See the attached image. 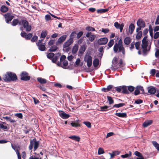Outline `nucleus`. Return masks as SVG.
<instances>
[{
    "label": "nucleus",
    "instance_id": "5",
    "mask_svg": "<svg viewBox=\"0 0 159 159\" xmlns=\"http://www.w3.org/2000/svg\"><path fill=\"white\" fill-rule=\"evenodd\" d=\"M39 145V142L37 141L35 138L33 139L30 141V144L29 146L30 150H31L34 146V151L36 150L38 148Z\"/></svg>",
    "mask_w": 159,
    "mask_h": 159
},
{
    "label": "nucleus",
    "instance_id": "7",
    "mask_svg": "<svg viewBox=\"0 0 159 159\" xmlns=\"http://www.w3.org/2000/svg\"><path fill=\"white\" fill-rule=\"evenodd\" d=\"M20 77V79L25 81L29 80L31 77L30 76H29L28 73L25 71H23L21 73Z\"/></svg>",
    "mask_w": 159,
    "mask_h": 159
},
{
    "label": "nucleus",
    "instance_id": "48",
    "mask_svg": "<svg viewBox=\"0 0 159 159\" xmlns=\"http://www.w3.org/2000/svg\"><path fill=\"white\" fill-rule=\"evenodd\" d=\"M71 125L73 127H77L80 126V124L76 122H72L70 123Z\"/></svg>",
    "mask_w": 159,
    "mask_h": 159
},
{
    "label": "nucleus",
    "instance_id": "14",
    "mask_svg": "<svg viewBox=\"0 0 159 159\" xmlns=\"http://www.w3.org/2000/svg\"><path fill=\"white\" fill-rule=\"evenodd\" d=\"M148 92L150 94H154L156 92V90L155 87L151 86L148 88Z\"/></svg>",
    "mask_w": 159,
    "mask_h": 159
},
{
    "label": "nucleus",
    "instance_id": "64",
    "mask_svg": "<svg viewBox=\"0 0 159 159\" xmlns=\"http://www.w3.org/2000/svg\"><path fill=\"white\" fill-rule=\"evenodd\" d=\"M155 24L156 25H159V15L157 16L155 22Z\"/></svg>",
    "mask_w": 159,
    "mask_h": 159
},
{
    "label": "nucleus",
    "instance_id": "47",
    "mask_svg": "<svg viewBox=\"0 0 159 159\" xmlns=\"http://www.w3.org/2000/svg\"><path fill=\"white\" fill-rule=\"evenodd\" d=\"M108 107L107 106H101L100 107V111H107V108Z\"/></svg>",
    "mask_w": 159,
    "mask_h": 159
},
{
    "label": "nucleus",
    "instance_id": "57",
    "mask_svg": "<svg viewBox=\"0 0 159 159\" xmlns=\"http://www.w3.org/2000/svg\"><path fill=\"white\" fill-rule=\"evenodd\" d=\"M137 89H135L134 92V94L135 95H137L140 93L138 88L137 87Z\"/></svg>",
    "mask_w": 159,
    "mask_h": 159
},
{
    "label": "nucleus",
    "instance_id": "15",
    "mask_svg": "<svg viewBox=\"0 0 159 159\" xmlns=\"http://www.w3.org/2000/svg\"><path fill=\"white\" fill-rule=\"evenodd\" d=\"M137 24L138 26H140L143 28H144L146 26L145 22L141 19H139L138 20Z\"/></svg>",
    "mask_w": 159,
    "mask_h": 159
},
{
    "label": "nucleus",
    "instance_id": "28",
    "mask_svg": "<svg viewBox=\"0 0 159 159\" xmlns=\"http://www.w3.org/2000/svg\"><path fill=\"white\" fill-rule=\"evenodd\" d=\"M69 138L72 140H75L77 142L80 141V138L78 136L76 135H72L69 137Z\"/></svg>",
    "mask_w": 159,
    "mask_h": 159
},
{
    "label": "nucleus",
    "instance_id": "46",
    "mask_svg": "<svg viewBox=\"0 0 159 159\" xmlns=\"http://www.w3.org/2000/svg\"><path fill=\"white\" fill-rule=\"evenodd\" d=\"M128 91L130 92H133L135 89V88L132 86H127Z\"/></svg>",
    "mask_w": 159,
    "mask_h": 159
},
{
    "label": "nucleus",
    "instance_id": "38",
    "mask_svg": "<svg viewBox=\"0 0 159 159\" xmlns=\"http://www.w3.org/2000/svg\"><path fill=\"white\" fill-rule=\"evenodd\" d=\"M152 143L157 150H159V144L155 141H152Z\"/></svg>",
    "mask_w": 159,
    "mask_h": 159
},
{
    "label": "nucleus",
    "instance_id": "39",
    "mask_svg": "<svg viewBox=\"0 0 159 159\" xmlns=\"http://www.w3.org/2000/svg\"><path fill=\"white\" fill-rule=\"evenodd\" d=\"M6 124L4 122H2V124H0V129H8L7 126V125H5L3 124Z\"/></svg>",
    "mask_w": 159,
    "mask_h": 159
},
{
    "label": "nucleus",
    "instance_id": "22",
    "mask_svg": "<svg viewBox=\"0 0 159 159\" xmlns=\"http://www.w3.org/2000/svg\"><path fill=\"white\" fill-rule=\"evenodd\" d=\"M0 11L2 13H6L8 10V8L5 5H2L0 8Z\"/></svg>",
    "mask_w": 159,
    "mask_h": 159
},
{
    "label": "nucleus",
    "instance_id": "52",
    "mask_svg": "<svg viewBox=\"0 0 159 159\" xmlns=\"http://www.w3.org/2000/svg\"><path fill=\"white\" fill-rule=\"evenodd\" d=\"M102 32L104 34H107L109 32V30L108 28H102Z\"/></svg>",
    "mask_w": 159,
    "mask_h": 159
},
{
    "label": "nucleus",
    "instance_id": "50",
    "mask_svg": "<svg viewBox=\"0 0 159 159\" xmlns=\"http://www.w3.org/2000/svg\"><path fill=\"white\" fill-rule=\"evenodd\" d=\"M96 38V36L94 34L91 35L89 38V40L91 41H93Z\"/></svg>",
    "mask_w": 159,
    "mask_h": 159
},
{
    "label": "nucleus",
    "instance_id": "16",
    "mask_svg": "<svg viewBox=\"0 0 159 159\" xmlns=\"http://www.w3.org/2000/svg\"><path fill=\"white\" fill-rule=\"evenodd\" d=\"M59 112L60 116L63 119H66L70 117V115L69 114L65 113L62 111H59Z\"/></svg>",
    "mask_w": 159,
    "mask_h": 159
},
{
    "label": "nucleus",
    "instance_id": "61",
    "mask_svg": "<svg viewBox=\"0 0 159 159\" xmlns=\"http://www.w3.org/2000/svg\"><path fill=\"white\" fill-rule=\"evenodd\" d=\"M122 86H120L119 87H117L116 88L115 90H116L118 92H120L122 90Z\"/></svg>",
    "mask_w": 159,
    "mask_h": 159
},
{
    "label": "nucleus",
    "instance_id": "36",
    "mask_svg": "<svg viewBox=\"0 0 159 159\" xmlns=\"http://www.w3.org/2000/svg\"><path fill=\"white\" fill-rule=\"evenodd\" d=\"M85 49L86 48L85 46H83L80 48L79 51V53L80 54H82L85 52Z\"/></svg>",
    "mask_w": 159,
    "mask_h": 159
},
{
    "label": "nucleus",
    "instance_id": "11",
    "mask_svg": "<svg viewBox=\"0 0 159 159\" xmlns=\"http://www.w3.org/2000/svg\"><path fill=\"white\" fill-rule=\"evenodd\" d=\"M108 41V39L106 37L101 38L97 41L99 45H105L107 43Z\"/></svg>",
    "mask_w": 159,
    "mask_h": 159
},
{
    "label": "nucleus",
    "instance_id": "51",
    "mask_svg": "<svg viewBox=\"0 0 159 159\" xmlns=\"http://www.w3.org/2000/svg\"><path fill=\"white\" fill-rule=\"evenodd\" d=\"M138 88L139 89V91L140 92V93H142V94H144V89L143 87L139 86Z\"/></svg>",
    "mask_w": 159,
    "mask_h": 159
},
{
    "label": "nucleus",
    "instance_id": "40",
    "mask_svg": "<svg viewBox=\"0 0 159 159\" xmlns=\"http://www.w3.org/2000/svg\"><path fill=\"white\" fill-rule=\"evenodd\" d=\"M125 105V104L124 103H119L118 104H115L113 106V107L119 108L120 107H123Z\"/></svg>",
    "mask_w": 159,
    "mask_h": 159
},
{
    "label": "nucleus",
    "instance_id": "27",
    "mask_svg": "<svg viewBox=\"0 0 159 159\" xmlns=\"http://www.w3.org/2000/svg\"><path fill=\"white\" fill-rule=\"evenodd\" d=\"M20 21L18 19H14L11 23V25L13 26H15L19 24V25Z\"/></svg>",
    "mask_w": 159,
    "mask_h": 159
},
{
    "label": "nucleus",
    "instance_id": "24",
    "mask_svg": "<svg viewBox=\"0 0 159 159\" xmlns=\"http://www.w3.org/2000/svg\"><path fill=\"white\" fill-rule=\"evenodd\" d=\"M29 23L28 21L25 20H21L19 23V25H22L24 28H25L26 26Z\"/></svg>",
    "mask_w": 159,
    "mask_h": 159
},
{
    "label": "nucleus",
    "instance_id": "33",
    "mask_svg": "<svg viewBox=\"0 0 159 159\" xmlns=\"http://www.w3.org/2000/svg\"><path fill=\"white\" fill-rule=\"evenodd\" d=\"M148 31H149L150 35L151 37V38H152L153 36V29L152 28V25H150L149 26V30Z\"/></svg>",
    "mask_w": 159,
    "mask_h": 159
},
{
    "label": "nucleus",
    "instance_id": "59",
    "mask_svg": "<svg viewBox=\"0 0 159 159\" xmlns=\"http://www.w3.org/2000/svg\"><path fill=\"white\" fill-rule=\"evenodd\" d=\"M159 37V32H157L154 33L153 36L154 38L157 39Z\"/></svg>",
    "mask_w": 159,
    "mask_h": 159
},
{
    "label": "nucleus",
    "instance_id": "23",
    "mask_svg": "<svg viewBox=\"0 0 159 159\" xmlns=\"http://www.w3.org/2000/svg\"><path fill=\"white\" fill-rule=\"evenodd\" d=\"M78 45L76 44L73 47L72 49V52L73 54H75L78 49Z\"/></svg>",
    "mask_w": 159,
    "mask_h": 159
},
{
    "label": "nucleus",
    "instance_id": "44",
    "mask_svg": "<svg viewBox=\"0 0 159 159\" xmlns=\"http://www.w3.org/2000/svg\"><path fill=\"white\" fill-rule=\"evenodd\" d=\"M25 29L26 31L27 32H30L31 30V26L30 25H29V23L26 26L25 28H24Z\"/></svg>",
    "mask_w": 159,
    "mask_h": 159
},
{
    "label": "nucleus",
    "instance_id": "21",
    "mask_svg": "<svg viewBox=\"0 0 159 159\" xmlns=\"http://www.w3.org/2000/svg\"><path fill=\"white\" fill-rule=\"evenodd\" d=\"M115 115L120 117L121 118H126L127 115L125 113H116Z\"/></svg>",
    "mask_w": 159,
    "mask_h": 159
},
{
    "label": "nucleus",
    "instance_id": "42",
    "mask_svg": "<svg viewBox=\"0 0 159 159\" xmlns=\"http://www.w3.org/2000/svg\"><path fill=\"white\" fill-rule=\"evenodd\" d=\"M114 43V41L113 39H111L108 43V46L109 48L111 47Z\"/></svg>",
    "mask_w": 159,
    "mask_h": 159
},
{
    "label": "nucleus",
    "instance_id": "18",
    "mask_svg": "<svg viewBox=\"0 0 159 159\" xmlns=\"http://www.w3.org/2000/svg\"><path fill=\"white\" fill-rule=\"evenodd\" d=\"M153 123V121L152 120H145L143 124V126L146 128L151 125Z\"/></svg>",
    "mask_w": 159,
    "mask_h": 159
},
{
    "label": "nucleus",
    "instance_id": "26",
    "mask_svg": "<svg viewBox=\"0 0 159 159\" xmlns=\"http://www.w3.org/2000/svg\"><path fill=\"white\" fill-rule=\"evenodd\" d=\"M60 55L61 53L58 52L56 54V55H57V56H54V57L51 59L52 62L53 63H56L57 60L58 58V57L60 56Z\"/></svg>",
    "mask_w": 159,
    "mask_h": 159
},
{
    "label": "nucleus",
    "instance_id": "3",
    "mask_svg": "<svg viewBox=\"0 0 159 159\" xmlns=\"http://www.w3.org/2000/svg\"><path fill=\"white\" fill-rule=\"evenodd\" d=\"M20 35L22 37L25 39L28 40L30 39L31 41L32 42L36 41L38 39V37L36 35H34L33 37V34L29 33L27 34L26 32L22 31L20 33Z\"/></svg>",
    "mask_w": 159,
    "mask_h": 159
},
{
    "label": "nucleus",
    "instance_id": "8",
    "mask_svg": "<svg viewBox=\"0 0 159 159\" xmlns=\"http://www.w3.org/2000/svg\"><path fill=\"white\" fill-rule=\"evenodd\" d=\"M43 39H40L36 42V44L38 46L39 49L41 51H44L46 49V47L45 44H42V41Z\"/></svg>",
    "mask_w": 159,
    "mask_h": 159
},
{
    "label": "nucleus",
    "instance_id": "43",
    "mask_svg": "<svg viewBox=\"0 0 159 159\" xmlns=\"http://www.w3.org/2000/svg\"><path fill=\"white\" fill-rule=\"evenodd\" d=\"M54 54L52 52L49 53L47 55V57L50 60H51L52 58L54 57Z\"/></svg>",
    "mask_w": 159,
    "mask_h": 159
},
{
    "label": "nucleus",
    "instance_id": "45",
    "mask_svg": "<svg viewBox=\"0 0 159 159\" xmlns=\"http://www.w3.org/2000/svg\"><path fill=\"white\" fill-rule=\"evenodd\" d=\"M104 151L103 148H98V155H101L104 153Z\"/></svg>",
    "mask_w": 159,
    "mask_h": 159
},
{
    "label": "nucleus",
    "instance_id": "34",
    "mask_svg": "<svg viewBox=\"0 0 159 159\" xmlns=\"http://www.w3.org/2000/svg\"><path fill=\"white\" fill-rule=\"evenodd\" d=\"M142 47L143 48H146L148 45V41H142Z\"/></svg>",
    "mask_w": 159,
    "mask_h": 159
},
{
    "label": "nucleus",
    "instance_id": "53",
    "mask_svg": "<svg viewBox=\"0 0 159 159\" xmlns=\"http://www.w3.org/2000/svg\"><path fill=\"white\" fill-rule=\"evenodd\" d=\"M84 124H85L88 128H90L91 127V124L89 122H84Z\"/></svg>",
    "mask_w": 159,
    "mask_h": 159
},
{
    "label": "nucleus",
    "instance_id": "35",
    "mask_svg": "<svg viewBox=\"0 0 159 159\" xmlns=\"http://www.w3.org/2000/svg\"><path fill=\"white\" fill-rule=\"evenodd\" d=\"M108 10V9H98L97 11L98 13H101L107 12Z\"/></svg>",
    "mask_w": 159,
    "mask_h": 159
},
{
    "label": "nucleus",
    "instance_id": "13",
    "mask_svg": "<svg viewBox=\"0 0 159 159\" xmlns=\"http://www.w3.org/2000/svg\"><path fill=\"white\" fill-rule=\"evenodd\" d=\"M114 26L117 29H119L120 32H121L124 26V24L123 23L120 24L118 22H116L114 24Z\"/></svg>",
    "mask_w": 159,
    "mask_h": 159
},
{
    "label": "nucleus",
    "instance_id": "20",
    "mask_svg": "<svg viewBox=\"0 0 159 159\" xmlns=\"http://www.w3.org/2000/svg\"><path fill=\"white\" fill-rule=\"evenodd\" d=\"M135 26L134 24L131 23L130 24L129 27V30L130 31V34H132L134 30Z\"/></svg>",
    "mask_w": 159,
    "mask_h": 159
},
{
    "label": "nucleus",
    "instance_id": "4",
    "mask_svg": "<svg viewBox=\"0 0 159 159\" xmlns=\"http://www.w3.org/2000/svg\"><path fill=\"white\" fill-rule=\"evenodd\" d=\"M66 58V56L63 55H62L60 59V61L57 63V65L60 67H61L63 69H66V67L68 65V62L67 61L65 60Z\"/></svg>",
    "mask_w": 159,
    "mask_h": 159
},
{
    "label": "nucleus",
    "instance_id": "41",
    "mask_svg": "<svg viewBox=\"0 0 159 159\" xmlns=\"http://www.w3.org/2000/svg\"><path fill=\"white\" fill-rule=\"evenodd\" d=\"M86 30L89 31H93L95 30V29L91 26H88L86 28Z\"/></svg>",
    "mask_w": 159,
    "mask_h": 159
},
{
    "label": "nucleus",
    "instance_id": "62",
    "mask_svg": "<svg viewBox=\"0 0 159 159\" xmlns=\"http://www.w3.org/2000/svg\"><path fill=\"white\" fill-rule=\"evenodd\" d=\"M51 17L49 15H46L45 16V19L47 21H48L51 19Z\"/></svg>",
    "mask_w": 159,
    "mask_h": 159
},
{
    "label": "nucleus",
    "instance_id": "54",
    "mask_svg": "<svg viewBox=\"0 0 159 159\" xmlns=\"http://www.w3.org/2000/svg\"><path fill=\"white\" fill-rule=\"evenodd\" d=\"M125 65V64L123 63V60L120 59L119 61V67H121L124 66Z\"/></svg>",
    "mask_w": 159,
    "mask_h": 159
},
{
    "label": "nucleus",
    "instance_id": "9",
    "mask_svg": "<svg viewBox=\"0 0 159 159\" xmlns=\"http://www.w3.org/2000/svg\"><path fill=\"white\" fill-rule=\"evenodd\" d=\"M85 61L87 62V66L88 67H90L92 65V58L90 55H86L84 58Z\"/></svg>",
    "mask_w": 159,
    "mask_h": 159
},
{
    "label": "nucleus",
    "instance_id": "31",
    "mask_svg": "<svg viewBox=\"0 0 159 159\" xmlns=\"http://www.w3.org/2000/svg\"><path fill=\"white\" fill-rule=\"evenodd\" d=\"M47 34L48 32L46 30L43 31L41 33L40 38L44 39L47 36Z\"/></svg>",
    "mask_w": 159,
    "mask_h": 159
},
{
    "label": "nucleus",
    "instance_id": "30",
    "mask_svg": "<svg viewBox=\"0 0 159 159\" xmlns=\"http://www.w3.org/2000/svg\"><path fill=\"white\" fill-rule=\"evenodd\" d=\"M99 61L98 58H95L93 61V66L96 67L98 66L99 64Z\"/></svg>",
    "mask_w": 159,
    "mask_h": 159
},
{
    "label": "nucleus",
    "instance_id": "60",
    "mask_svg": "<svg viewBox=\"0 0 159 159\" xmlns=\"http://www.w3.org/2000/svg\"><path fill=\"white\" fill-rule=\"evenodd\" d=\"M15 115L16 116L20 119H22L23 117L22 114L21 113H16L15 114Z\"/></svg>",
    "mask_w": 159,
    "mask_h": 159
},
{
    "label": "nucleus",
    "instance_id": "12",
    "mask_svg": "<svg viewBox=\"0 0 159 159\" xmlns=\"http://www.w3.org/2000/svg\"><path fill=\"white\" fill-rule=\"evenodd\" d=\"M67 37V35L65 34L61 36L56 43V45L61 44L66 39Z\"/></svg>",
    "mask_w": 159,
    "mask_h": 159
},
{
    "label": "nucleus",
    "instance_id": "6",
    "mask_svg": "<svg viewBox=\"0 0 159 159\" xmlns=\"http://www.w3.org/2000/svg\"><path fill=\"white\" fill-rule=\"evenodd\" d=\"M3 15L5 19L6 22L7 23H9L14 18V16L11 13L8 12Z\"/></svg>",
    "mask_w": 159,
    "mask_h": 159
},
{
    "label": "nucleus",
    "instance_id": "49",
    "mask_svg": "<svg viewBox=\"0 0 159 159\" xmlns=\"http://www.w3.org/2000/svg\"><path fill=\"white\" fill-rule=\"evenodd\" d=\"M76 34V32H72L70 35V38L69 39H71L73 40V39L75 37Z\"/></svg>",
    "mask_w": 159,
    "mask_h": 159
},
{
    "label": "nucleus",
    "instance_id": "32",
    "mask_svg": "<svg viewBox=\"0 0 159 159\" xmlns=\"http://www.w3.org/2000/svg\"><path fill=\"white\" fill-rule=\"evenodd\" d=\"M57 48L58 47L57 46L53 45L50 48L49 51L51 52H54L57 50Z\"/></svg>",
    "mask_w": 159,
    "mask_h": 159
},
{
    "label": "nucleus",
    "instance_id": "1",
    "mask_svg": "<svg viewBox=\"0 0 159 159\" xmlns=\"http://www.w3.org/2000/svg\"><path fill=\"white\" fill-rule=\"evenodd\" d=\"M113 50L115 53L122 52L123 55H125V50L123 47L122 41L120 39L118 42V43H116L113 47Z\"/></svg>",
    "mask_w": 159,
    "mask_h": 159
},
{
    "label": "nucleus",
    "instance_id": "56",
    "mask_svg": "<svg viewBox=\"0 0 159 159\" xmlns=\"http://www.w3.org/2000/svg\"><path fill=\"white\" fill-rule=\"evenodd\" d=\"M135 45L136 48L137 50L139 49L140 45V42H137L136 43Z\"/></svg>",
    "mask_w": 159,
    "mask_h": 159
},
{
    "label": "nucleus",
    "instance_id": "25",
    "mask_svg": "<svg viewBox=\"0 0 159 159\" xmlns=\"http://www.w3.org/2000/svg\"><path fill=\"white\" fill-rule=\"evenodd\" d=\"M37 80L41 84H45L47 82V80L46 79H43L41 77H38L37 78Z\"/></svg>",
    "mask_w": 159,
    "mask_h": 159
},
{
    "label": "nucleus",
    "instance_id": "37",
    "mask_svg": "<svg viewBox=\"0 0 159 159\" xmlns=\"http://www.w3.org/2000/svg\"><path fill=\"white\" fill-rule=\"evenodd\" d=\"M137 34L136 35V38L137 39H140L142 35V31H140L139 32H137Z\"/></svg>",
    "mask_w": 159,
    "mask_h": 159
},
{
    "label": "nucleus",
    "instance_id": "63",
    "mask_svg": "<svg viewBox=\"0 0 159 159\" xmlns=\"http://www.w3.org/2000/svg\"><path fill=\"white\" fill-rule=\"evenodd\" d=\"M134 154L138 157H141V156H142L141 153L137 151H136L134 152Z\"/></svg>",
    "mask_w": 159,
    "mask_h": 159
},
{
    "label": "nucleus",
    "instance_id": "2",
    "mask_svg": "<svg viewBox=\"0 0 159 159\" xmlns=\"http://www.w3.org/2000/svg\"><path fill=\"white\" fill-rule=\"evenodd\" d=\"M2 79L5 82H8L16 80L17 79V77L15 73L8 72L3 75Z\"/></svg>",
    "mask_w": 159,
    "mask_h": 159
},
{
    "label": "nucleus",
    "instance_id": "19",
    "mask_svg": "<svg viewBox=\"0 0 159 159\" xmlns=\"http://www.w3.org/2000/svg\"><path fill=\"white\" fill-rule=\"evenodd\" d=\"M122 92L124 94H128L129 92L128 91L127 86L125 85L122 86Z\"/></svg>",
    "mask_w": 159,
    "mask_h": 159
},
{
    "label": "nucleus",
    "instance_id": "55",
    "mask_svg": "<svg viewBox=\"0 0 159 159\" xmlns=\"http://www.w3.org/2000/svg\"><path fill=\"white\" fill-rule=\"evenodd\" d=\"M83 33L82 31L79 32L77 34L76 38L77 39L80 38L83 34Z\"/></svg>",
    "mask_w": 159,
    "mask_h": 159
},
{
    "label": "nucleus",
    "instance_id": "10",
    "mask_svg": "<svg viewBox=\"0 0 159 159\" xmlns=\"http://www.w3.org/2000/svg\"><path fill=\"white\" fill-rule=\"evenodd\" d=\"M116 88L112 85H109L107 88H103L102 89V90L104 92H107L110 91H115Z\"/></svg>",
    "mask_w": 159,
    "mask_h": 159
},
{
    "label": "nucleus",
    "instance_id": "17",
    "mask_svg": "<svg viewBox=\"0 0 159 159\" xmlns=\"http://www.w3.org/2000/svg\"><path fill=\"white\" fill-rule=\"evenodd\" d=\"M73 42V39H69L63 45V48H65L69 47V46L71 45Z\"/></svg>",
    "mask_w": 159,
    "mask_h": 159
},
{
    "label": "nucleus",
    "instance_id": "29",
    "mask_svg": "<svg viewBox=\"0 0 159 159\" xmlns=\"http://www.w3.org/2000/svg\"><path fill=\"white\" fill-rule=\"evenodd\" d=\"M131 41V39L129 37H126L124 39V43L126 45L129 44Z\"/></svg>",
    "mask_w": 159,
    "mask_h": 159
},
{
    "label": "nucleus",
    "instance_id": "58",
    "mask_svg": "<svg viewBox=\"0 0 159 159\" xmlns=\"http://www.w3.org/2000/svg\"><path fill=\"white\" fill-rule=\"evenodd\" d=\"M55 41L54 40L51 39L50 40L48 43V45L49 46L52 45L55 43Z\"/></svg>",
    "mask_w": 159,
    "mask_h": 159
}]
</instances>
